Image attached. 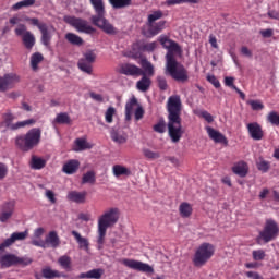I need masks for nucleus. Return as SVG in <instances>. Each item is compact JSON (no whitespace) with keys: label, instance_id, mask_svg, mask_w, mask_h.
I'll return each mask as SVG.
<instances>
[{"label":"nucleus","instance_id":"nucleus-1","mask_svg":"<svg viewBox=\"0 0 279 279\" xmlns=\"http://www.w3.org/2000/svg\"><path fill=\"white\" fill-rule=\"evenodd\" d=\"M158 43L168 51L166 54V75H170L174 82L186 84L189 82V70L175 60V53H182V47L167 35H160Z\"/></svg>","mask_w":279,"mask_h":279},{"label":"nucleus","instance_id":"nucleus-2","mask_svg":"<svg viewBox=\"0 0 279 279\" xmlns=\"http://www.w3.org/2000/svg\"><path fill=\"white\" fill-rule=\"evenodd\" d=\"M168 110V134L172 143H180L184 134L182 130V100L180 96H170L167 104Z\"/></svg>","mask_w":279,"mask_h":279},{"label":"nucleus","instance_id":"nucleus-3","mask_svg":"<svg viewBox=\"0 0 279 279\" xmlns=\"http://www.w3.org/2000/svg\"><path fill=\"white\" fill-rule=\"evenodd\" d=\"M121 217V213L119 208L112 207L106 210L102 215L98 217V250H104V243L106 241V234L108 232V228H114L117 223H119V218Z\"/></svg>","mask_w":279,"mask_h":279},{"label":"nucleus","instance_id":"nucleus-4","mask_svg":"<svg viewBox=\"0 0 279 279\" xmlns=\"http://www.w3.org/2000/svg\"><path fill=\"white\" fill-rule=\"evenodd\" d=\"M89 2L96 12V15L90 17L93 25L109 36H117V34H119V29H117V27L106 19V7L104 5V0H89Z\"/></svg>","mask_w":279,"mask_h":279},{"label":"nucleus","instance_id":"nucleus-5","mask_svg":"<svg viewBox=\"0 0 279 279\" xmlns=\"http://www.w3.org/2000/svg\"><path fill=\"white\" fill-rule=\"evenodd\" d=\"M41 137L43 130H40V128H33L25 134L16 136L15 145L21 151H32L34 147H38V145H40Z\"/></svg>","mask_w":279,"mask_h":279},{"label":"nucleus","instance_id":"nucleus-6","mask_svg":"<svg viewBox=\"0 0 279 279\" xmlns=\"http://www.w3.org/2000/svg\"><path fill=\"white\" fill-rule=\"evenodd\" d=\"M215 256V245L204 242L194 253L193 265L194 267H204L208 260Z\"/></svg>","mask_w":279,"mask_h":279},{"label":"nucleus","instance_id":"nucleus-7","mask_svg":"<svg viewBox=\"0 0 279 279\" xmlns=\"http://www.w3.org/2000/svg\"><path fill=\"white\" fill-rule=\"evenodd\" d=\"M64 23L68 25H71L76 32L80 34H95L97 29L88 23V21L82 19V17H75L73 15H65L63 16Z\"/></svg>","mask_w":279,"mask_h":279},{"label":"nucleus","instance_id":"nucleus-8","mask_svg":"<svg viewBox=\"0 0 279 279\" xmlns=\"http://www.w3.org/2000/svg\"><path fill=\"white\" fill-rule=\"evenodd\" d=\"M278 233H279L278 223L275 220L269 219L266 221V225L263 231L259 232L257 241L269 243L270 241H274L276 236H278Z\"/></svg>","mask_w":279,"mask_h":279},{"label":"nucleus","instance_id":"nucleus-9","mask_svg":"<svg viewBox=\"0 0 279 279\" xmlns=\"http://www.w3.org/2000/svg\"><path fill=\"white\" fill-rule=\"evenodd\" d=\"M14 119H15L14 114L10 112L4 113L2 125H4L7 130H11L12 132H15V130H21V128H27V125H34L36 123L35 119H28V120L13 123Z\"/></svg>","mask_w":279,"mask_h":279},{"label":"nucleus","instance_id":"nucleus-10","mask_svg":"<svg viewBox=\"0 0 279 279\" xmlns=\"http://www.w3.org/2000/svg\"><path fill=\"white\" fill-rule=\"evenodd\" d=\"M117 73L126 75V77H141V75H145L143 69L132 63H121L117 69Z\"/></svg>","mask_w":279,"mask_h":279},{"label":"nucleus","instance_id":"nucleus-11","mask_svg":"<svg viewBox=\"0 0 279 279\" xmlns=\"http://www.w3.org/2000/svg\"><path fill=\"white\" fill-rule=\"evenodd\" d=\"M122 265L134 271H141L142 274H154V267L136 259L124 258L122 259Z\"/></svg>","mask_w":279,"mask_h":279},{"label":"nucleus","instance_id":"nucleus-12","mask_svg":"<svg viewBox=\"0 0 279 279\" xmlns=\"http://www.w3.org/2000/svg\"><path fill=\"white\" fill-rule=\"evenodd\" d=\"M21 82V76L15 73H8L0 76V93H5V90H12L16 84Z\"/></svg>","mask_w":279,"mask_h":279},{"label":"nucleus","instance_id":"nucleus-13","mask_svg":"<svg viewBox=\"0 0 279 279\" xmlns=\"http://www.w3.org/2000/svg\"><path fill=\"white\" fill-rule=\"evenodd\" d=\"M29 234V231L25 230L24 232H13L11 236L0 243V252H3L8 247H12L16 241H25Z\"/></svg>","mask_w":279,"mask_h":279},{"label":"nucleus","instance_id":"nucleus-14","mask_svg":"<svg viewBox=\"0 0 279 279\" xmlns=\"http://www.w3.org/2000/svg\"><path fill=\"white\" fill-rule=\"evenodd\" d=\"M167 25V21H159L157 23H151V24H147L148 29L142 31V34H144L147 38H151L154 36H158V34H160V32H162L165 29Z\"/></svg>","mask_w":279,"mask_h":279},{"label":"nucleus","instance_id":"nucleus-15","mask_svg":"<svg viewBox=\"0 0 279 279\" xmlns=\"http://www.w3.org/2000/svg\"><path fill=\"white\" fill-rule=\"evenodd\" d=\"M247 130L253 141H263V136H265V134L263 132V126H260L258 122L248 123Z\"/></svg>","mask_w":279,"mask_h":279},{"label":"nucleus","instance_id":"nucleus-16","mask_svg":"<svg viewBox=\"0 0 279 279\" xmlns=\"http://www.w3.org/2000/svg\"><path fill=\"white\" fill-rule=\"evenodd\" d=\"M207 134L211 141L216 143H221V145H228V137L226 135L221 134V132L213 129L211 126L206 128Z\"/></svg>","mask_w":279,"mask_h":279},{"label":"nucleus","instance_id":"nucleus-17","mask_svg":"<svg viewBox=\"0 0 279 279\" xmlns=\"http://www.w3.org/2000/svg\"><path fill=\"white\" fill-rule=\"evenodd\" d=\"M0 267L2 269H10L16 267V254L8 253L0 257Z\"/></svg>","mask_w":279,"mask_h":279},{"label":"nucleus","instance_id":"nucleus-18","mask_svg":"<svg viewBox=\"0 0 279 279\" xmlns=\"http://www.w3.org/2000/svg\"><path fill=\"white\" fill-rule=\"evenodd\" d=\"M232 171L235 175H239V178H246L247 173H250V166H247L245 161H239L234 163Z\"/></svg>","mask_w":279,"mask_h":279},{"label":"nucleus","instance_id":"nucleus-19","mask_svg":"<svg viewBox=\"0 0 279 279\" xmlns=\"http://www.w3.org/2000/svg\"><path fill=\"white\" fill-rule=\"evenodd\" d=\"M14 215V205L13 203H5L0 213V221L1 223H5L9 219Z\"/></svg>","mask_w":279,"mask_h":279},{"label":"nucleus","instance_id":"nucleus-20","mask_svg":"<svg viewBox=\"0 0 279 279\" xmlns=\"http://www.w3.org/2000/svg\"><path fill=\"white\" fill-rule=\"evenodd\" d=\"M86 195H88L86 192L71 191L68 193L66 198L69 202H74V204H84Z\"/></svg>","mask_w":279,"mask_h":279},{"label":"nucleus","instance_id":"nucleus-21","mask_svg":"<svg viewBox=\"0 0 279 279\" xmlns=\"http://www.w3.org/2000/svg\"><path fill=\"white\" fill-rule=\"evenodd\" d=\"M45 243L46 247H52L53 250L60 247V236L58 235V232L50 231Z\"/></svg>","mask_w":279,"mask_h":279},{"label":"nucleus","instance_id":"nucleus-22","mask_svg":"<svg viewBox=\"0 0 279 279\" xmlns=\"http://www.w3.org/2000/svg\"><path fill=\"white\" fill-rule=\"evenodd\" d=\"M77 169H80V161L72 159L65 162L62 167L63 173L66 175H73V173H77Z\"/></svg>","mask_w":279,"mask_h":279},{"label":"nucleus","instance_id":"nucleus-23","mask_svg":"<svg viewBox=\"0 0 279 279\" xmlns=\"http://www.w3.org/2000/svg\"><path fill=\"white\" fill-rule=\"evenodd\" d=\"M136 88L141 93H147V90L151 88V78L145 74H142V78L136 83Z\"/></svg>","mask_w":279,"mask_h":279},{"label":"nucleus","instance_id":"nucleus-24","mask_svg":"<svg viewBox=\"0 0 279 279\" xmlns=\"http://www.w3.org/2000/svg\"><path fill=\"white\" fill-rule=\"evenodd\" d=\"M138 106V100L136 97L131 98L125 104V121H132V114L134 113V108Z\"/></svg>","mask_w":279,"mask_h":279},{"label":"nucleus","instance_id":"nucleus-25","mask_svg":"<svg viewBox=\"0 0 279 279\" xmlns=\"http://www.w3.org/2000/svg\"><path fill=\"white\" fill-rule=\"evenodd\" d=\"M112 173L114 178H121V175H125L126 178H130V175H132V170H130V168L125 166L114 165L112 167Z\"/></svg>","mask_w":279,"mask_h":279},{"label":"nucleus","instance_id":"nucleus-26","mask_svg":"<svg viewBox=\"0 0 279 279\" xmlns=\"http://www.w3.org/2000/svg\"><path fill=\"white\" fill-rule=\"evenodd\" d=\"M104 276V269L101 268H95L92 270H88L87 272H82L80 275L81 279H101Z\"/></svg>","mask_w":279,"mask_h":279},{"label":"nucleus","instance_id":"nucleus-27","mask_svg":"<svg viewBox=\"0 0 279 279\" xmlns=\"http://www.w3.org/2000/svg\"><path fill=\"white\" fill-rule=\"evenodd\" d=\"M41 276L45 279L62 278L60 270H53L51 267L46 266L41 269Z\"/></svg>","mask_w":279,"mask_h":279},{"label":"nucleus","instance_id":"nucleus-28","mask_svg":"<svg viewBox=\"0 0 279 279\" xmlns=\"http://www.w3.org/2000/svg\"><path fill=\"white\" fill-rule=\"evenodd\" d=\"M134 0H109V3L113 10H125L130 8Z\"/></svg>","mask_w":279,"mask_h":279},{"label":"nucleus","instance_id":"nucleus-29","mask_svg":"<svg viewBox=\"0 0 279 279\" xmlns=\"http://www.w3.org/2000/svg\"><path fill=\"white\" fill-rule=\"evenodd\" d=\"M179 213L183 219H189L193 215V206L190 203L183 202L179 206Z\"/></svg>","mask_w":279,"mask_h":279},{"label":"nucleus","instance_id":"nucleus-30","mask_svg":"<svg viewBox=\"0 0 279 279\" xmlns=\"http://www.w3.org/2000/svg\"><path fill=\"white\" fill-rule=\"evenodd\" d=\"M65 40H68V43L74 47H82V45H84V39L75 33L65 34Z\"/></svg>","mask_w":279,"mask_h":279},{"label":"nucleus","instance_id":"nucleus-31","mask_svg":"<svg viewBox=\"0 0 279 279\" xmlns=\"http://www.w3.org/2000/svg\"><path fill=\"white\" fill-rule=\"evenodd\" d=\"M39 32L41 34V44L45 47H49V45H51V32H49V26H47V24L45 26H40Z\"/></svg>","mask_w":279,"mask_h":279},{"label":"nucleus","instance_id":"nucleus-32","mask_svg":"<svg viewBox=\"0 0 279 279\" xmlns=\"http://www.w3.org/2000/svg\"><path fill=\"white\" fill-rule=\"evenodd\" d=\"M45 167H47V160H45L44 158L37 157L36 155L32 156L31 169H35L38 171L40 169H45Z\"/></svg>","mask_w":279,"mask_h":279},{"label":"nucleus","instance_id":"nucleus-33","mask_svg":"<svg viewBox=\"0 0 279 279\" xmlns=\"http://www.w3.org/2000/svg\"><path fill=\"white\" fill-rule=\"evenodd\" d=\"M58 263L62 269L65 271H73V262L70 256L62 255L59 257Z\"/></svg>","mask_w":279,"mask_h":279},{"label":"nucleus","instance_id":"nucleus-34","mask_svg":"<svg viewBox=\"0 0 279 279\" xmlns=\"http://www.w3.org/2000/svg\"><path fill=\"white\" fill-rule=\"evenodd\" d=\"M141 66L144 71V75H146L147 77H154L155 70L151 62H149L147 59H142Z\"/></svg>","mask_w":279,"mask_h":279},{"label":"nucleus","instance_id":"nucleus-35","mask_svg":"<svg viewBox=\"0 0 279 279\" xmlns=\"http://www.w3.org/2000/svg\"><path fill=\"white\" fill-rule=\"evenodd\" d=\"M72 236H74L75 241L78 243L81 250L88 251V246L90 243L88 242V239L83 238L82 234L77 231H72Z\"/></svg>","mask_w":279,"mask_h":279},{"label":"nucleus","instance_id":"nucleus-36","mask_svg":"<svg viewBox=\"0 0 279 279\" xmlns=\"http://www.w3.org/2000/svg\"><path fill=\"white\" fill-rule=\"evenodd\" d=\"M22 41L24 44V47L27 49H33L34 45H36V37H34V34L32 32H26L23 37Z\"/></svg>","mask_w":279,"mask_h":279},{"label":"nucleus","instance_id":"nucleus-37","mask_svg":"<svg viewBox=\"0 0 279 279\" xmlns=\"http://www.w3.org/2000/svg\"><path fill=\"white\" fill-rule=\"evenodd\" d=\"M111 140L113 143H118V145H123L128 143V135L125 133H119V131H112Z\"/></svg>","mask_w":279,"mask_h":279},{"label":"nucleus","instance_id":"nucleus-38","mask_svg":"<svg viewBox=\"0 0 279 279\" xmlns=\"http://www.w3.org/2000/svg\"><path fill=\"white\" fill-rule=\"evenodd\" d=\"M34 263V259L29 256H22L15 255V267H29Z\"/></svg>","mask_w":279,"mask_h":279},{"label":"nucleus","instance_id":"nucleus-39","mask_svg":"<svg viewBox=\"0 0 279 279\" xmlns=\"http://www.w3.org/2000/svg\"><path fill=\"white\" fill-rule=\"evenodd\" d=\"M45 60V57H43V53L35 52L31 57V68L33 71H38V64Z\"/></svg>","mask_w":279,"mask_h":279},{"label":"nucleus","instance_id":"nucleus-40","mask_svg":"<svg viewBox=\"0 0 279 279\" xmlns=\"http://www.w3.org/2000/svg\"><path fill=\"white\" fill-rule=\"evenodd\" d=\"M157 48H158V41L142 43L138 46L140 51H147L148 53L156 51Z\"/></svg>","mask_w":279,"mask_h":279},{"label":"nucleus","instance_id":"nucleus-41","mask_svg":"<svg viewBox=\"0 0 279 279\" xmlns=\"http://www.w3.org/2000/svg\"><path fill=\"white\" fill-rule=\"evenodd\" d=\"M95 182H97L95 171L90 170L83 174L82 184H95Z\"/></svg>","mask_w":279,"mask_h":279},{"label":"nucleus","instance_id":"nucleus-42","mask_svg":"<svg viewBox=\"0 0 279 279\" xmlns=\"http://www.w3.org/2000/svg\"><path fill=\"white\" fill-rule=\"evenodd\" d=\"M77 66L80 70L83 71V73H87V75H93V63L89 61H84L80 59Z\"/></svg>","mask_w":279,"mask_h":279},{"label":"nucleus","instance_id":"nucleus-43","mask_svg":"<svg viewBox=\"0 0 279 279\" xmlns=\"http://www.w3.org/2000/svg\"><path fill=\"white\" fill-rule=\"evenodd\" d=\"M36 3V0H22L12 7V10H21L23 8H32Z\"/></svg>","mask_w":279,"mask_h":279},{"label":"nucleus","instance_id":"nucleus-44","mask_svg":"<svg viewBox=\"0 0 279 279\" xmlns=\"http://www.w3.org/2000/svg\"><path fill=\"white\" fill-rule=\"evenodd\" d=\"M54 123H59V125L69 124L71 123V117H69V113H59L54 119Z\"/></svg>","mask_w":279,"mask_h":279},{"label":"nucleus","instance_id":"nucleus-45","mask_svg":"<svg viewBox=\"0 0 279 279\" xmlns=\"http://www.w3.org/2000/svg\"><path fill=\"white\" fill-rule=\"evenodd\" d=\"M143 155H144L145 158H147L148 160H158V158H160V153H158V151H153L151 149H148V148H144V149H143Z\"/></svg>","mask_w":279,"mask_h":279},{"label":"nucleus","instance_id":"nucleus-46","mask_svg":"<svg viewBox=\"0 0 279 279\" xmlns=\"http://www.w3.org/2000/svg\"><path fill=\"white\" fill-rule=\"evenodd\" d=\"M75 145L77 148V151H84V149H90V144L86 142L84 138H76L75 140Z\"/></svg>","mask_w":279,"mask_h":279},{"label":"nucleus","instance_id":"nucleus-47","mask_svg":"<svg viewBox=\"0 0 279 279\" xmlns=\"http://www.w3.org/2000/svg\"><path fill=\"white\" fill-rule=\"evenodd\" d=\"M163 14L162 11H154L151 14L148 15V22L147 25L151 23H156V21H159V19H162Z\"/></svg>","mask_w":279,"mask_h":279},{"label":"nucleus","instance_id":"nucleus-48","mask_svg":"<svg viewBox=\"0 0 279 279\" xmlns=\"http://www.w3.org/2000/svg\"><path fill=\"white\" fill-rule=\"evenodd\" d=\"M114 114H117V109H114V107H109L105 112L106 123H112Z\"/></svg>","mask_w":279,"mask_h":279},{"label":"nucleus","instance_id":"nucleus-49","mask_svg":"<svg viewBox=\"0 0 279 279\" xmlns=\"http://www.w3.org/2000/svg\"><path fill=\"white\" fill-rule=\"evenodd\" d=\"M267 122L271 123V125H279V114L276 111H271L267 116Z\"/></svg>","mask_w":279,"mask_h":279},{"label":"nucleus","instance_id":"nucleus-50","mask_svg":"<svg viewBox=\"0 0 279 279\" xmlns=\"http://www.w3.org/2000/svg\"><path fill=\"white\" fill-rule=\"evenodd\" d=\"M157 85L160 90H167L169 88V84H167V78L165 76H157Z\"/></svg>","mask_w":279,"mask_h":279},{"label":"nucleus","instance_id":"nucleus-51","mask_svg":"<svg viewBox=\"0 0 279 279\" xmlns=\"http://www.w3.org/2000/svg\"><path fill=\"white\" fill-rule=\"evenodd\" d=\"M167 128V124L163 120H159L157 124L153 126L154 132H157L158 134H165V129Z\"/></svg>","mask_w":279,"mask_h":279},{"label":"nucleus","instance_id":"nucleus-52","mask_svg":"<svg viewBox=\"0 0 279 279\" xmlns=\"http://www.w3.org/2000/svg\"><path fill=\"white\" fill-rule=\"evenodd\" d=\"M253 260H265V251L264 250H256L252 252Z\"/></svg>","mask_w":279,"mask_h":279},{"label":"nucleus","instance_id":"nucleus-53","mask_svg":"<svg viewBox=\"0 0 279 279\" xmlns=\"http://www.w3.org/2000/svg\"><path fill=\"white\" fill-rule=\"evenodd\" d=\"M269 161L260 160L257 162V169L258 171H263V173H267V171H269Z\"/></svg>","mask_w":279,"mask_h":279},{"label":"nucleus","instance_id":"nucleus-54","mask_svg":"<svg viewBox=\"0 0 279 279\" xmlns=\"http://www.w3.org/2000/svg\"><path fill=\"white\" fill-rule=\"evenodd\" d=\"M96 58H97V56L95 54V52L87 51V52H85L84 58L81 60L93 64L95 62Z\"/></svg>","mask_w":279,"mask_h":279},{"label":"nucleus","instance_id":"nucleus-55","mask_svg":"<svg viewBox=\"0 0 279 279\" xmlns=\"http://www.w3.org/2000/svg\"><path fill=\"white\" fill-rule=\"evenodd\" d=\"M248 106H251L252 110H263L265 108V105L260 100H250Z\"/></svg>","mask_w":279,"mask_h":279},{"label":"nucleus","instance_id":"nucleus-56","mask_svg":"<svg viewBox=\"0 0 279 279\" xmlns=\"http://www.w3.org/2000/svg\"><path fill=\"white\" fill-rule=\"evenodd\" d=\"M206 80H207V82H209V84H213V86H215V88H221V83L217 80V76L207 75Z\"/></svg>","mask_w":279,"mask_h":279},{"label":"nucleus","instance_id":"nucleus-57","mask_svg":"<svg viewBox=\"0 0 279 279\" xmlns=\"http://www.w3.org/2000/svg\"><path fill=\"white\" fill-rule=\"evenodd\" d=\"M27 26H25V24H20L16 28H15V35L16 36H22L23 38V35L24 34H27Z\"/></svg>","mask_w":279,"mask_h":279},{"label":"nucleus","instance_id":"nucleus-58","mask_svg":"<svg viewBox=\"0 0 279 279\" xmlns=\"http://www.w3.org/2000/svg\"><path fill=\"white\" fill-rule=\"evenodd\" d=\"M199 117L205 119L207 123H213L215 119L213 118V114H210L208 111H201Z\"/></svg>","mask_w":279,"mask_h":279},{"label":"nucleus","instance_id":"nucleus-59","mask_svg":"<svg viewBox=\"0 0 279 279\" xmlns=\"http://www.w3.org/2000/svg\"><path fill=\"white\" fill-rule=\"evenodd\" d=\"M46 197L51 204H56V202H58V199L56 198V193H53V191L51 190H46Z\"/></svg>","mask_w":279,"mask_h":279},{"label":"nucleus","instance_id":"nucleus-60","mask_svg":"<svg viewBox=\"0 0 279 279\" xmlns=\"http://www.w3.org/2000/svg\"><path fill=\"white\" fill-rule=\"evenodd\" d=\"M8 175V166H5V163L0 162V180L5 179V177Z\"/></svg>","mask_w":279,"mask_h":279},{"label":"nucleus","instance_id":"nucleus-61","mask_svg":"<svg viewBox=\"0 0 279 279\" xmlns=\"http://www.w3.org/2000/svg\"><path fill=\"white\" fill-rule=\"evenodd\" d=\"M145 116V110H143V107H137L135 110V121H141L143 117Z\"/></svg>","mask_w":279,"mask_h":279},{"label":"nucleus","instance_id":"nucleus-62","mask_svg":"<svg viewBox=\"0 0 279 279\" xmlns=\"http://www.w3.org/2000/svg\"><path fill=\"white\" fill-rule=\"evenodd\" d=\"M259 34L263 36V38H271L274 36V29L267 28L259 32Z\"/></svg>","mask_w":279,"mask_h":279},{"label":"nucleus","instance_id":"nucleus-63","mask_svg":"<svg viewBox=\"0 0 279 279\" xmlns=\"http://www.w3.org/2000/svg\"><path fill=\"white\" fill-rule=\"evenodd\" d=\"M89 97L94 99V101H99L100 104L104 101V96H101V94H95L94 92H92L89 94Z\"/></svg>","mask_w":279,"mask_h":279},{"label":"nucleus","instance_id":"nucleus-64","mask_svg":"<svg viewBox=\"0 0 279 279\" xmlns=\"http://www.w3.org/2000/svg\"><path fill=\"white\" fill-rule=\"evenodd\" d=\"M245 276H247V278H253V279H264L263 276H260V274L254 272V271H246Z\"/></svg>","mask_w":279,"mask_h":279}]
</instances>
